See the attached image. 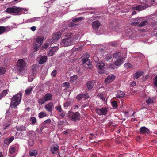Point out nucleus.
<instances>
[{"instance_id": "f257e3e1", "label": "nucleus", "mask_w": 157, "mask_h": 157, "mask_svg": "<svg viewBox=\"0 0 157 157\" xmlns=\"http://www.w3.org/2000/svg\"><path fill=\"white\" fill-rule=\"evenodd\" d=\"M73 35L72 33H65L64 38L62 40L61 44L62 46L67 47L73 45L74 44L75 40L73 38Z\"/></svg>"}, {"instance_id": "f03ea898", "label": "nucleus", "mask_w": 157, "mask_h": 157, "mask_svg": "<svg viewBox=\"0 0 157 157\" xmlns=\"http://www.w3.org/2000/svg\"><path fill=\"white\" fill-rule=\"evenodd\" d=\"M90 55L88 54H85L81 57L83 66L87 70L91 69L93 67L91 61L89 59Z\"/></svg>"}, {"instance_id": "7ed1b4c3", "label": "nucleus", "mask_w": 157, "mask_h": 157, "mask_svg": "<svg viewBox=\"0 0 157 157\" xmlns=\"http://www.w3.org/2000/svg\"><path fill=\"white\" fill-rule=\"evenodd\" d=\"M21 99H12L9 109L6 112V115L8 116L12 112V109H16L17 106L20 104Z\"/></svg>"}, {"instance_id": "20e7f679", "label": "nucleus", "mask_w": 157, "mask_h": 157, "mask_svg": "<svg viewBox=\"0 0 157 157\" xmlns=\"http://www.w3.org/2000/svg\"><path fill=\"white\" fill-rule=\"evenodd\" d=\"M68 117L74 122H77L80 120V115L78 112H74L71 111L68 112Z\"/></svg>"}, {"instance_id": "39448f33", "label": "nucleus", "mask_w": 157, "mask_h": 157, "mask_svg": "<svg viewBox=\"0 0 157 157\" xmlns=\"http://www.w3.org/2000/svg\"><path fill=\"white\" fill-rule=\"evenodd\" d=\"M26 63L23 59H19L17 63L16 68L19 73H21L24 71L25 68Z\"/></svg>"}, {"instance_id": "423d86ee", "label": "nucleus", "mask_w": 157, "mask_h": 157, "mask_svg": "<svg viewBox=\"0 0 157 157\" xmlns=\"http://www.w3.org/2000/svg\"><path fill=\"white\" fill-rule=\"evenodd\" d=\"M22 10L20 8L15 7H8L5 10V11L9 13H13L16 15H18L20 13Z\"/></svg>"}, {"instance_id": "0eeeda50", "label": "nucleus", "mask_w": 157, "mask_h": 157, "mask_svg": "<svg viewBox=\"0 0 157 157\" xmlns=\"http://www.w3.org/2000/svg\"><path fill=\"white\" fill-rule=\"evenodd\" d=\"M105 66L104 63L102 61H100L97 63V67L99 69L98 72L100 73H103L105 72Z\"/></svg>"}, {"instance_id": "6e6552de", "label": "nucleus", "mask_w": 157, "mask_h": 157, "mask_svg": "<svg viewBox=\"0 0 157 157\" xmlns=\"http://www.w3.org/2000/svg\"><path fill=\"white\" fill-rule=\"evenodd\" d=\"M104 51V50L102 49L101 51H99L95 54L93 56V59L95 62L98 63L99 61V57L101 58L104 55L103 52Z\"/></svg>"}, {"instance_id": "1a4fd4ad", "label": "nucleus", "mask_w": 157, "mask_h": 157, "mask_svg": "<svg viewBox=\"0 0 157 157\" xmlns=\"http://www.w3.org/2000/svg\"><path fill=\"white\" fill-rule=\"evenodd\" d=\"M96 112L99 115H105L107 112V110L105 108L96 109Z\"/></svg>"}, {"instance_id": "9d476101", "label": "nucleus", "mask_w": 157, "mask_h": 157, "mask_svg": "<svg viewBox=\"0 0 157 157\" xmlns=\"http://www.w3.org/2000/svg\"><path fill=\"white\" fill-rule=\"evenodd\" d=\"M44 37L43 36H38L36 39V41L34 44L38 45V46H41L43 42Z\"/></svg>"}, {"instance_id": "9b49d317", "label": "nucleus", "mask_w": 157, "mask_h": 157, "mask_svg": "<svg viewBox=\"0 0 157 157\" xmlns=\"http://www.w3.org/2000/svg\"><path fill=\"white\" fill-rule=\"evenodd\" d=\"M115 78V77L114 75L112 74L109 75L105 78V83H110L112 82L113 81Z\"/></svg>"}, {"instance_id": "f8f14e48", "label": "nucleus", "mask_w": 157, "mask_h": 157, "mask_svg": "<svg viewBox=\"0 0 157 157\" xmlns=\"http://www.w3.org/2000/svg\"><path fill=\"white\" fill-rule=\"evenodd\" d=\"M109 27L115 31H120L119 30H118V29H117L119 27V25L113 22L110 23L109 25Z\"/></svg>"}, {"instance_id": "ddd939ff", "label": "nucleus", "mask_w": 157, "mask_h": 157, "mask_svg": "<svg viewBox=\"0 0 157 157\" xmlns=\"http://www.w3.org/2000/svg\"><path fill=\"white\" fill-rule=\"evenodd\" d=\"M139 131L141 134H149L150 133V131L145 126L141 127L139 129Z\"/></svg>"}, {"instance_id": "4468645a", "label": "nucleus", "mask_w": 157, "mask_h": 157, "mask_svg": "<svg viewBox=\"0 0 157 157\" xmlns=\"http://www.w3.org/2000/svg\"><path fill=\"white\" fill-rule=\"evenodd\" d=\"M95 82L94 81H90L86 82V86L89 90H91L93 88Z\"/></svg>"}, {"instance_id": "2eb2a0df", "label": "nucleus", "mask_w": 157, "mask_h": 157, "mask_svg": "<svg viewBox=\"0 0 157 157\" xmlns=\"http://www.w3.org/2000/svg\"><path fill=\"white\" fill-rule=\"evenodd\" d=\"M56 47H53L49 50L48 52V56H53L56 51Z\"/></svg>"}, {"instance_id": "dca6fc26", "label": "nucleus", "mask_w": 157, "mask_h": 157, "mask_svg": "<svg viewBox=\"0 0 157 157\" xmlns=\"http://www.w3.org/2000/svg\"><path fill=\"white\" fill-rule=\"evenodd\" d=\"M62 35L61 32L60 31L57 32L54 34L53 35V40L52 41H53L55 39L58 40L61 37Z\"/></svg>"}, {"instance_id": "f3484780", "label": "nucleus", "mask_w": 157, "mask_h": 157, "mask_svg": "<svg viewBox=\"0 0 157 157\" xmlns=\"http://www.w3.org/2000/svg\"><path fill=\"white\" fill-rule=\"evenodd\" d=\"M125 59L124 58L122 57H120L117 59L116 60V61L115 62V65L117 66H118L122 64L124 62V60Z\"/></svg>"}, {"instance_id": "a211bd4d", "label": "nucleus", "mask_w": 157, "mask_h": 157, "mask_svg": "<svg viewBox=\"0 0 157 157\" xmlns=\"http://www.w3.org/2000/svg\"><path fill=\"white\" fill-rule=\"evenodd\" d=\"M93 28L95 29H98L100 26V23L98 20L95 21L92 23Z\"/></svg>"}, {"instance_id": "6ab92c4d", "label": "nucleus", "mask_w": 157, "mask_h": 157, "mask_svg": "<svg viewBox=\"0 0 157 157\" xmlns=\"http://www.w3.org/2000/svg\"><path fill=\"white\" fill-rule=\"evenodd\" d=\"M53 104L52 103L50 102L48 104L46 105L45 106L46 109L48 112L52 113V109Z\"/></svg>"}, {"instance_id": "aec40b11", "label": "nucleus", "mask_w": 157, "mask_h": 157, "mask_svg": "<svg viewBox=\"0 0 157 157\" xmlns=\"http://www.w3.org/2000/svg\"><path fill=\"white\" fill-rule=\"evenodd\" d=\"M59 146L58 145L51 147V150L52 153L53 154H56L58 153L59 151Z\"/></svg>"}, {"instance_id": "412c9836", "label": "nucleus", "mask_w": 157, "mask_h": 157, "mask_svg": "<svg viewBox=\"0 0 157 157\" xmlns=\"http://www.w3.org/2000/svg\"><path fill=\"white\" fill-rule=\"evenodd\" d=\"M47 57L46 56H42L39 61V63L40 64L44 63L47 60Z\"/></svg>"}, {"instance_id": "4be33fe9", "label": "nucleus", "mask_w": 157, "mask_h": 157, "mask_svg": "<svg viewBox=\"0 0 157 157\" xmlns=\"http://www.w3.org/2000/svg\"><path fill=\"white\" fill-rule=\"evenodd\" d=\"M37 153V151L35 150H33L29 152V157H36Z\"/></svg>"}, {"instance_id": "5701e85b", "label": "nucleus", "mask_w": 157, "mask_h": 157, "mask_svg": "<svg viewBox=\"0 0 157 157\" xmlns=\"http://www.w3.org/2000/svg\"><path fill=\"white\" fill-rule=\"evenodd\" d=\"M29 121L31 122V125H33L35 124H37V120L35 117H31L29 119Z\"/></svg>"}, {"instance_id": "b1692460", "label": "nucleus", "mask_w": 157, "mask_h": 157, "mask_svg": "<svg viewBox=\"0 0 157 157\" xmlns=\"http://www.w3.org/2000/svg\"><path fill=\"white\" fill-rule=\"evenodd\" d=\"M142 75L141 72L140 71L137 72L134 75V79H138Z\"/></svg>"}, {"instance_id": "393cba45", "label": "nucleus", "mask_w": 157, "mask_h": 157, "mask_svg": "<svg viewBox=\"0 0 157 157\" xmlns=\"http://www.w3.org/2000/svg\"><path fill=\"white\" fill-rule=\"evenodd\" d=\"M125 95V93L121 91H118L116 94V97L118 98H122Z\"/></svg>"}, {"instance_id": "a878e982", "label": "nucleus", "mask_w": 157, "mask_h": 157, "mask_svg": "<svg viewBox=\"0 0 157 157\" xmlns=\"http://www.w3.org/2000/svg\"><path fill=\"white\" fill-rule=\"evenodd\" d=\"M77 96L78 97V98H89V95L87 93H85L83 94H81L78 95Z\"/></svg>"}, {"instance_id": "bb28decb", "label": "nucleus", "mask_w": 157, "mask_h": 157, "mask_svg": "<svg viewBox=\"0 0 157 157\" xmlns=\"http://www.w3.org/2000/svg\"><path fill=\"white\" fill-rule=\"evenodd\" d=\"M33 89V87L30 86L28 88L25 90V95H28L29 94Z\"/></svg>"}, {"instance_id": "cd10ccee", "label": "nucleus", "mask_w": 157, "mask_h": 157, "mask_svg": "<svg viewBox=\"0 0 157 157\" xmlns=\"http://www.w3.org/2000/svg\"><path fill=\"white\" fill-rule=\"evenodd\" d=\"M40 18L38 17H36L33 18L28 20L29 22H33L35 21H38L40 20Z\"/></svg>"}, {"instance_id": "c85d7f7f", "label": "nucleus", "mask_w": 157, "mask_h": 157, "mask_svg": "<svg viewBox=\"0 0 157 157\" xmlns=\"http://www.w3.org/2000/svg\"><path fill=\"white\" fill-rule=\"evenodd\" d=\"M26 128L25 126H23L22 125L21 126H18L17 128V131H26Z\"/></svg>"}, {"instance_id": "c756f323", "label": "nucleus", "mask_w": 157, "mask_h": 157, "mask_svg": "<svg viewBox=\"0 0 157 157\" xmlns=\"http://www.w3.org/2000/svg\"><path fill=\"white\" fill-rule=\"evenodd\" d=\"M72 101L70 99L68 100L67 101L65 102L63 104L64 107H67L69 106L71 104V103Z\"/></svg>"}, {"instance_id": "7c9ffc66", "label": "nucleus", "mask_w": 157, "mask_h": 157, "mask_svg": "<svg viewBox=\"0 0 157 157\" xmlns=\"http://www.w3.org/2000/svg\"><path fill=\"white\" fill-rule=\"evenodd\" d=\"M16 150V147L14 146L10 147L9 148V151L11 154H13Z\"/></svg>"}, {"instance_id": "2f4dec72", "label": "nucleus", "mask_w": 157, "mask_h": 157, "mask_svg": "<svg viewBox=\"0 0 157 157\" xmlns=\"http://www.w3.org/2000/svg\"><path fill=\"white\" fill-rule=\"evenodd\" d=\"M7 94V90H5L0 94V98L4 97Z\"/></svg>"}, {"instance_id": "473e14b6", "label": "nucleus", "mask_w": 157, "mask_h": 157, "mask_svg": "<svg viewBox=\"0 0 157 157\" xmlns=\"http://www.w3.org/2000/svg\"><path fill=\"white\" fill-rule=\"evenodd\" d=\"M51 99H39L38 101V102L40 104L44 103L46 101H48Z\"/></svg>"}, {"instance_id": "72a5a7b5", "label": "nucleus", "mask_w": 157, "mask_h": 157, "mask_svg": "<svg viewBox=\"0 0 157 157\" xmlns=\"http://www.w3.org/2000/svg\"><path fill=\"white\" fill-rule=\"evenodd\" d=\"M40 46H38V45L34 44V47L32 49L33 51V52H37L40 48Z\"/></svg>"}, {"instance_id": "f704fd0d", "label": "nucleus", "mask_w": 157, "mask_h": 157, "mask_svg": "<svg viewBox=\"0 0 157 157\" xmlns=\"http://www.w3.org/2000/svg\"><path fill=\"white\" fill-rule=\"evenodd\" d=\"M142 9V6L141 5H138L136 7H132V9L133 10H136L139 11L141 10Z\"/></svg>"}, {"instance_id": "c9c22d12", "label": "nucleus", "mask_w": 157, "mask_h": 157, "mask_svg": "<svg viewBox=\"0 0 157 157\" xmlns=\"http://www.w3.org/2000/svg\"><path fill=\"white\" fill-rule=\"evenodd\" d=\"M22 95V93L20 92L14 95L12 98H21Z\"/></svg>"}, {"instance_id": "e433bc0d", "label": "nucleus", "mask_w": 157, "mask_h": 157, "mask_svg": "<svg viewBox=\"0 0 157 157\" xmlns=\"http://www.w3.org/2000/svg\"><path fill=\"white\" fill-rule=\"evenodd\" d=\"M46 113L43 112H41L39 113V117L40 118L44 117L46 116Z\"/></svg>"}, {"instance_id": "4c0bfd02", "label": "nucleus", "mask_w": 157, "mask_h": 157, "mask_svg": "<svg viewBox=\"0 0 157 157\" xmlns=\"http://www.w3.org/2000/svg\"><path fill=\"white\" fill-rule=\"evenodd\" d=\"M10 124V122L8 121L4 125H2V128L4 130L6 129L8 127Z\"/></svg>"}, {"instance_id": "58836bf2", "label": "nucleus", "mask_w": 157, "mask_h": 157, "mask_svg": "<svg viewBox=\"0 0 157 157\" xmlns=\"http://www.w3.org/2000/svg\"><path fill=\"white\" fill-rule=\"evenodd\" d=\"M112 55L110 54H108L107 55H106L105 58V61H108L109 59H110L112 58Z\"/></svg>"}, {"instance_id": "ea45409f", "label": "nucleus", "mask_w": 157, "mask_h": 157, "mask_svg": "<svg viewBox=\"0 0 157 157\" xmlns=\"http://www.w3.org/2000/svg\"><path fill=\"white\" fill-rule=\"evenodd\" d=\"M124 66L126 68H131L133 67V65L129 63H126L124 65Z\"/></svg>"}, {"instance_id": "a19ab883", "label": "nucleus", "mask_w": 157, "mask_h": 157, "mask_svg": "<svg viewBox=\"0 0 157 157\" xmlns=\"http://www.w3.org/2000/svg\"><path fill=\"white\" fill-rule=\"evenodd\" d=\"M121 54V53L119 52H117L114 54L113 56V58L116 59L119 58H120Z\"/></svg>"}, {"instance_id": "79ce46f5", "label": "nucleus", "mask_w": 157, "mask_h": 157, "mask_svg": "<svg viewBox=\"0 0 157 157\" xmlns=\"http://www.w3.org/2000/svg\"><path fill=\"white\" fill-rule=\"evenodd\" d=\"M6 30V27L4 26H0V35L4 33Z\"/></svg>"}, {"instance_id": "37998d69", "label": "nucleus", "mask_w": 157, "mask_h": 157, "mask_svg": "<svg viewBox=\"0 0 157 157\" xmlns=\"http://www.w3.org/2000/svg\"><path fill=\"white\" fill-rule=\"evenodd\" d=\"M83 17H81L78 18H75L73 19L72 21L74 22H76L82 20L83 19Z\"/></svg>"}, {"instance_id": "c03bdc74", "label": "nucleus", "mask_w": 157, "mask_h": 157, "mask_svg": "<svg viewBox=\"0 0 157 157\" xmlns=\"http://www.w3.org/2000/svg\"><path fill=\"white\" fill-rule=\"evenodd\" d=\"M147 24V21H144L141 22L139 24L138 26L139 27H143V26L146 25Z\"/></svg>"}, {"instance_id": "a18cd8bd", "label": "nucleus", "mask_w": 157, "mask_h": 157, "mask_svg": "<svg viewBox=\"0 0 157 157\" xmlns=\"http://www.w3.org/2000/svg\"><path fill=\"white\" fill-rule=\"evenodd\" d=\"M62 86L67 89L69 87L70 83L68 82H65L62 84Z\"/></svg>"}, {"instance_id": "49530a36", "label": "nucleus", "mask_w": 157, "mask_h": 157, "mask_svg": "<svg viewBox=\"0 0 157 157\" xmlns=\"http://www.w3.org/2000/svg\"><path fill=\"white\" fill-rule=\"evenodd\" d=\"M77 78V75H74L73 76L71 77V82H75Z\"/></svg>"}, {"instance_id": "de8ad7c7", "label": "nucleus", "mask_w": 157, "mask_h": 157, "mask_svg": "<svg viewBox=\"0 0 157 157\" xmlns=\"http://www.w3.org/2000/svg\"><path fill=\"white\" fill-rule=\"evenodd\" d=\"M112 106L115 109H116L117 107V102L115 101H113L112 102Z\"/></svg>"}, {"instance_id": "09e8293b", "label": "nucleus", "mask_w": 157, "mask_h": 157, "mask_svg": "<svg viewBox=\"0 0 157 157\" xmlns=\"http://www.w3.org/2000/svg\"><path fill=\"white\" fill-rule=\"evenodd\" d=\"M6 71V70L5 68L0 67V75H2L5 73Z\"/></svg>"}, {"instance_id": "8fccbe9b", "label": "nucleus", "mask_w": 157, "mask_h": 157, "mask_svg": "<svg viewBox=\"0 0 157 157\" xmlns=\"http://www.w3.org/2000/svg\"><path fill=\"white\" fill-rule=\"evenodd\" d=\"M60 116L62 117H63L66 115L65 113L62 110L59 112Z\"/></svg>"}, {"instance_id": "3c124183", "label": "nucleus", "mask_w": 157, "mask_h": 157, "mask_svg": "<svg viewBox=\"0 0 157 157\" xmlns=\"http://www.w3.org/2000/svg\"><path fill=\"white\" fill-rule=\"evenodd\" d=\"M57 74V71L56 70H54L52 72L51 75L52 77H56Z\"/></svg>"}, {"instance_id": "603ef678", "label": "nucleus", "mask_w": 157, "mask_h": 157, "mask_svg": "<svg viewBox=\"0 0 157 157\" xmlns=\"http://www.w3.org/2000/svg\"><path fill=\"white\" fill-rule=\"evenodd\" d=\"M154 101L152 100V99H148L146 101V102L148 105H150L153 103Z\"/></svg>"}, {"instance_id": "864d4df0", "label": "nucleus", "mask_w": 157, "mask_h": 157, "mask_svg": "<svg viewBox=\"0 0 157 157\" xmlns=\"http://www.w3.org/2000/svg\"><path fill=\"white\" fill-rule=\"evenodd\" d=\"M55 108L59 112L60 111H61L62 110L61 109V106L60 105L58 106H56L55 107Z\"/></svg>"}, {"instance_id": "5fc2aeb1", "label": "nucleus", "mask_w": 157, "mask_h": 157, "mask_svg": "<svg viewBox=\"0 0 157 157\" xmlns=\"http://www.w3.org/2000/svg\"><path fill=\"white\" fill-rule=\"evenodd\" d=\"M52 95L51 94L47 93L45 95L44 98H51Z\"/></svg>"}, {"instance_id": "6e6d98bb", "label": "nucleus", "mask_w": 157, "mask_h": 157, "mask_svg": "<svg viewBox=\"0 0 157 157\" xmlns=\"http://www.w3.org/2000/svg\"><path fill=\"white\" fill-rule=\"evenodd\" d=\"M153 82L154 86L157 87V76L155 77V78L154 79Z\"/></svg>"}, {"instance_id": "4d7b16f0", "label": "nucleus", "mask_w": 157, "mask_h": 157, "mask_svg": "<svg viewBox=\"0 0 157 157\" xmlns=\"http://www.w3.org/2000/svg\"><path fill=\"white\" fill-rule=\"evenodd\" d=\"M51 122V120L50 119H48L46 120L44 122V124H48Z\"/></svg>"}, {"instance_id": "13d9d810", "label": "nucleus", "mask_w": 157, "mask_h": 157, "mask_svg": "<svg viewBox=\"0 0 157 157\" xmlns=\"http://www.w3.org/2000/svg\"><path fill=\"white\" fill-rule=\"evenodd\" d=\"M139 21L132 22L131 23V25L132 26H136L139 23Z\"/></svg>"}, {"instance_id": "bf43d9fd", "label": "nucleus", "mask_w": 157, "mask_h": 157, "mask_svg": "<svg viewBox=\"0 0 157 157\" xmlns=\"http://www.w3.org/2000/svg\"><path fill=\"white\" fill-rule=\"evenodd\" d=\"M109 67L113 69L117 68V66L115 65V63L114 64H112Z\"/></svg>"}, {"instance_id": "052dcab7", "label": "nucleus", "mask_w": 157, "mask_h": 157, "mask_svg": "<svg viewBox=\"0 0 157 157\" xmlns=\"http://www.w3.org/2000/svg\"><path fill=\"white\" fill-rule=\"evenodd\" d=\"M33 133H34L33 131H30L27 132V135L28 136H31L32 135Z\"/></svg>"}, {"instance_id": "680f3d73", "label": "nucleus", "mask_w": 157, "mask_h": 157, "mask_svg": "<svg viewBox=\"0 0 157 157\" xmlns=\"http://www.w3.org/2000/svg\"><path fill=\"white\" fill-rule=\"evenodd\" d=\"M136 85V82L134 81H132L131 82V84H130V86H131L133 87L134 86H135Z\"/></svg>"}, {"instance_id": "e2e57ef3", "label": "nucleus", "mask_w": 157, "mask_h": 157, "mask_svg": "<svg viewBox=\"0 0 157 157\" xmlns=\"http://www.w3.org/2000/svg\"><path fill=\"white\" fill-rule=\"evenodd\" d=\"M14 137L13 136H12L11 137H10V138H9L8 139V140H9V143H10L14 140Z\"/></svg>"}, {"instance_id": "0e129e2a", "label": "nucleus", "mask_w": 157, "mask_h": 157, "mask_svg": "<svg viewBox=\"0 0 157 157\" xmlns=\"http://www.w3.org/2000/svg\"><path fill=\"white\" fill-rule=\"evenodd\" d=\"M97 96L99 98H105L103 97V95L102 94H98Z\"/></svg>"}, {"instance_id": "69168bd1", "label": "nucleus", "mask_w": 157, "mask_h": 157, "mask_svg": "<svg viewBox=\"0 0 157 157\" xmlns=\"http://www.w3.org/2000/svg\"><path fill=\"white\" fill-rule=\"evenodd\" d=\"M76 24L74 23L71 22L69 24L68 26L70 27H71L74 26Z\"/></svg>"}, {"instance_id": "338daca9", "label": "nucleus", "mask_w": 157, "mask_h": 157, "mask_svg": "<svg viewBox=\"0 0 157 157\" xmlns=\"http://www.w3.org/2000/svg\"><path fill=\"white\" fill-rule=\"evenodd\" d=\"M4 144H9L10 143H9V140L7 139L4 140Z\"/></svg>"}, {"instance_id": "774afa93", "label": "nucleus", "mask_w": 157, "mask_h": 157, "mask_svg": "<svg viewBox=\"0 0 157 157\" xmlns=\"http://www.w3.org/2000/svg\"><path fill=\"white\" fill-rule=\"evenodd\" d=\"M31 29L32 31H35L36 30V27L35 26H33L31 28Z\"/></svg>"}]
</instances>
